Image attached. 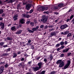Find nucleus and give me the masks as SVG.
I'll return each mask as SVG.
<instances>
[{"instance_id": "nucleus-64", "label": "nucleus", "mask_w": 74, "mask_h": 74, "mask_svg": "<svg viewBox=\"0 0 74 74\" xmlns=\"http://www.w3.org/2000/svg\"><path fill=\"white\" fill-rule=\"evenodd\" d=\"M72 10L71 9H70L69 11H68V12H71V11H72Z\"/></svg>"}, {"instance_id": "nucleus-25", "label": "nucleus", "mask_w": 74, "mask_h": 74, "mask_svg": "<svg viewBox=\"0 0 74 74\" xmlns=\"http://www.w3.org/2000/svg\"><path fill=\"white\" fill-rule=\"evenodd\" d=\"M69 33V31H65L64 34V35H66V34H67L68 33Z\"/></svg>"}, {"instance_id": "nucleus-60", "label": "nucleus", "mask_w": 74, "mask_h": 74, "mask_svg": "<svg viewBox=\"0 0 74 74\" xmlns=\"http://www.w3.org/2000/svg\"><path fill=\"white\" fill-rule=\"evenodd\" d=\"M5 14L4 13H3L2 15V17H4L5 16Z\"/></svg>"}, {"instance_id": "nucleus-7", "label": "nucleus", "mask_w": 74, "mask_h": 74, "mask_svg": "<svg viewBox=\"0 0 74 74\" xmlns=\"http://www.w3.org/2000/svg\"><path fill=\"white\" fill-rule=\"evenodd\" d=\"M66 5H67V4H64L63 3H61L60 4H59L58 5V7H63L66 6Z\"/></svg>"}, {"instance_id": "nucleus-49", "label": "nucleus", "mask_w": 74, "mask_h": 74, "mask_svg": "<svg viewBox=\"0 0 74 74\" xmlns=\"http://www.w3.org/2000/svg\"><path fill=\"white\" fill-rule=\"evenodd\" d=\"M33 12V9H32L30 11H29V14H32V13Z\"/></svg>"}, {"instance_id": "nucleus-39", "label": "nucleus", "mask_w": 74, "mask_h": 74, "mask_svg": "<svg viewBox=\"0 0 74 74\" xmlns=\"http://www.w3.org/2000/svg\"><path fill=\"white\" fill-rule=\"evenodd\" d=\"M28 32H30V33H34V31L30 29H28Z\"/></svg>"}, {"instance_id": "nucleus-24", "label": "nucleus", "mask_w": 74, "mask_h": 74, "mask_svg": "<svg viewBox=\"0 0 74 74\" xmlns=\"http://www.w3.org/2000/svg\"><path fill=\"white\" fill-rule=\"evenodd\" d=\"M4 10L3 9H0V14H2L4 12Z\"/></svg>"}, {"instance_id": "nucleus-16", "label": "nucleus", "mask_w": 74, "mask_h": 74, "mask_svg": "<svg viewBox=\"0 0 74 74\" xmlns=\"http://www.w3.org/2000/svg\"><path fill=\"white\" fill-rule=\"evenodd\" d=\"M22 32V30H19V31H18L17 32H16L15 34H21Z\"/></svg>"}, {"instance_id": "nucleus-34", "label": "nucleus", "mask_w": 74, "mask_h": 74, "mask_svg": "<svg viewBox=\"0 0 74 74\" xmlns=\"http://www.w3.org/2000/svg\"><path fill=\"white\" fill-rule=\"evenodd\" d=\"M56 73V71H53L50 73L51 74H54Z\"/></svg>"}, {"instance_id": "nucleus-13", "label": "nucleus", "mask_w": 74, "mask_h": 74, "mask_svg": "<svg viewBox=\"0 0 74 74\" xmlns=\"http://www.w3.org/2000/svg\"><path fill=\"white\" fill-rule=\"evenodd\" d=\"M25 20L23 18H22L20 20V22L21 24H24L25 22Z\"/></svg>"}, {"instance_id": "nucleus-12", "label": "nucleus", "mask_w": 74, "mask_h": 74, "mask_svg": "<svg viewBox=\"0 0 74 74\" xmlns=\"http://www.w3.org/2000/svg\"><path fill=\"white\" fill-rule=\"evenodd\" d=\"M43 6H41L39 7L38 10L39 11H43Z\"/></svg>"}, {"instance_id": "nucleus-29", "label": "nucleus", "mask_w": 74, "mask_h": 74, "mask_svg": "<svg viewBox=\"0 0 74 74\" xmlns=\"http://www.w3.org/2000/svg\"><path fill=\"white\" fill-rule=\"evenodd\" d=\"M7 40H9L10 41V40H12V38H10V37H8L7 38Z\"/></svg>"}, {"instance_id": "nucleus-18", "label": "nucleus", "mask_w": 74, "mask_h": 74, "mask_svg": "<svg viewBox=\"0 0 74 74\" xmlns=\"http://www.w3.org/2000/svg\"><path fill=\"white\" fill-rule=\"evenodd\" d=\"M11 30H12V31H13V30H14V31H16L17 29H16V28L15 27V26H13V27H12L11 28Z\"/></svg>"}, {"instance_id": "nucleus-51", "label": "nucleus", "mask_w": 74, "mask_h": 74, "mask_svg": "<svg viewBox=\"0 0 74 74\" xmlns=\"http://www.w3.org/2000/svg\"><path fill=\"white\" fill-rule=\"evenodd\" d=\"M44 25H42L40 26V29H42L44 27Z\"/></svg>"}, {"instance_id": "nucleus-47", "label": "nucleus", "mask_w": 74, "mask_h": 74, "mask_svg": "<svg viewBox=\"0 0 74 74\" xmlns=\"http://www.w3.org/2000/svg\"><path fill=\"white\" fill-rule=\"evenodd\" d=\"M61 49L60 48V47H59L57 49V51L58 52L59 51H60V50Z\"/></svg>"}, {"instance_id": "nucleus-33", "label": "nucleus", "mask_w": 74, "mask_h": 74, "mask_svg": "<svg viewBox=\"0 0 74 74\" xmlns=\"http://www.w3.org/2000/svg\"><path fill=\"white\" fill-rule=\"evenodd\" d=\"M34 22H31L30 23V25H31V26H32V27L34 26Z\"/></svg>"}, {"instance_id": "nucleus-48", "label": "nucleus", "mask_w": 74, "mask_h": 74, "mask_svg": "<svg viewBox=\"0 0 74 74\" xmlns=\"http://www.w3.org/2000/svg\"><path fill=\"white\" fill-rule=\"evenodd\" d=\"M18 66L19 67H22V66H23V64H22V63H20L18 65Z\"/></svg>"}, {"instance_id": "nucleus-40", "label": "nucleus", "mask_w": 74, "mask_h": 74, "mask_svg": "<svg viewBox=\"0 0 74 74\" xmlns=\"http://www.w3.org/2000/svg\"><path fill=\"white\" fill-rule=\"evenodd\" d=\"M31 63H32V61H29L27 63L28 65H29V66H31Z\"/></svg>"}, {"instance_id": "nucleus-21", "label": "nucleus", "mask_w": 74, "mask_h": 74, "mask_svg": "<svg viewBox=\"0 0 74 74\" xmlns=\"http://www.w3.org/2000/svg\"><path fill=\"white\" fill-rule=\"evenodd\" d=\"M43 10L44 11H45V10H48V7H45L44 6H43Z\"/></svg>"}, {"instance_id": "nucleus-10", "label": "nucleus", "mask_w": 74, "mask_h": 74, "mask_svg": "<svg viewBox=\"0 0 74 74\" xmlns=\"http://www.w3.org/2000/svg\"><path fill=\"white\" fill-rule=\"evenodd\" d=\"M0 26L1 27V29H4V23L2 22H1L0 23Z\"/></svg>"}, {"instance_id": "nucleus-41", "label": "nucleus", "mask_w": 74, "mask_h": 74, "mask_svg": "<svg viewBox=\"0 0 74 74\" xmlns=\"http://www.w3.org/2000/svg\"><path fill=\"white\" fill-rule=\"evenodd\" d=\"M26 17L27 18H29L30 16L27 14H26Z\"/></svg>"}, {"instance_id": "nucleus-17", "label": "nucleus", "mask_w": 74, "mask_h": 74, "mask_svg": "<svg viewBox=\"0 0 74 74\" xmlns=\"http://www.w3.org/2000/svg\"><path fill=\"white\" fill-rule=\"evenodd\" d=\"M15 0H10L7 2L8 4H9V3H12L13 2H15Z\"/></svg>"}, {"instance_id": "nucleus-63", "label": "nucleus", "mask_w": 74, "mask_h": 74, "mask_svg": "<svg viewBox=\"0 0 74 74\" xmlns=\"http://www.w3.org/2000/svg\"><path fill=\"white\" fill-rule=\"evenodd\" d=\"M18 17V16L16 15H15L14 16L13 18H17Z\"/></svg>"}, {"instance_id": "nucleus-27", "label": "nucleus", "mask_w": 74, "mask_h": 74, "mask_svg": "<svg viewBox=\"0 0 74 74\" xmlns=\"http://www.w3.org/2000/svg\"><path fill=\"white\" fill-rule=\"evenodd\" d=\"M65 47L64 45H61V46L60 47V48L61 49H63Z\"/></svg>"}, {"instance_id": "nucleus-28", "label": "nucleus", "mask_w": 74, "mask_h": 74, "mask_svg": "<svg viewBox=\"0 0 74 74\" xmlns=\"http://www.w3.org/2000/svg\"><path fill=\"white\" fill-rule=\"evenodd\" d=\"M60 44L61 45H63L64 44V42H63V41H62L60 42Z\"/></svg>"}, {"instance_id": "nucleus-26", "label": "nucleus", "mask_w": 74, "mask_h": 74, "mask_svg": "<svg viewBox=\"0 0 74 74\" xmlns=\"http://www.w3.org/2000/svg\"><path fill=\"white\" fill-rule=\"evenodd\" d=\"M70 63H71V62H70V60H68L67 63L66 64H68L69 66H70Z\"/></svg>"}, {"instance_id": "nucleus-54", "label": "nucleus", "mask_w": 74, "mask_h": 74, "mask_svg": "<svg viewBox=\"0 0 74 74\" xmlns=\"http://www.w3.org/2000/svg\"><path fill=\"white\" fill-rule=\"evenodd\" d=\"M71 54V52H69L67 53V56H69Z\"/></svg>"}, {"instance_id": "nucleus-44", "label": "nucleus", "mask_w": 74, "mask_h": 74, "mask_svg": "<svg viewBox=\"0 0 74 74\" xmlns=\"http://www.w3.org/2000/svg\"><path fill=\"white\" fill-rule=\"evenodd\" d=\"M53 30H54V28H52L51 29H49V31L50 32H52Z\"/></svg>"}, {"instance_id": "nucleus-43", "label": "nucleus", "mask_w": 74, "mask_h": 74, "mask_svg": "<svg viewBox=\"0 0 74 74\" xmlns=\"http://www.w3.org/2000/svg\"><path fill=\"white\" fill-rule=\"evenodd\" d=\"M74 17V15H72L70 17V21Z\"/></svg>"}, {"instance_id": "nucleus-2", "label": "nucleus", "mask_w": 74, "mask_h": 74, "mask_svg": "<svg viewBox=\"0 0 74 74\" xmlns=\"http://www.w3.org/2000/svg\"><path fill=\"white\" fill-rule=\"evenodd\" d=\"M43 18L41 19V21L43 22V23H45L47 22L48 20V16H45V15H43L42 16Z\"/></svg>"}, {"instance_id": "nucleus-4", "label": "nucleus", "mask_w": 74, "mask_h": 74, "mask_svg": "<svg viewBox=\"0 0 74 74\" xmlns=\"http://www.w3.org/2000/svg\"><path fill=\"white\" fill-rule=\"evenodd\" d=\"M4 70V67L3 66H1L0 67V74H2Z\"/></svg>"}, {"instance_id": "nucleus-19", "label": "nucleus", "mask_w": 74, "mask_h": 74, "mask_svg": "<svg viewBox=\"0 0 74 74\" xmlns=\"http://www.w3.org/2000/svg\"><path fill=\"white\" fill-rule=\"evenodd\" d=\"M69 48H68L67 49H64L62 51V52L63 53H64V52H68L69 51Z\"/></svg>"}, {"instance_id": "nucleus-58", "label": "nucleus", "mask_w": 74, "mask_h": 74, "mask_svg": "<svg viewBox=\"0 0 74 74\" xmlns=\"http://www.w3.org/2000/svg\"><path fill=\"white\" fill-rule=\"evenodd\" d=\"M54 8L55 9V10H58V7H55Z\"/></svg>"}, {"instance_id": "nucleus-36", "label": "nucleus", "mask_w": 74, "mask_h": 74, "mask_svg": "<svg viewBox=\"0 0 74 74\" xmlns=\"http://www.w3.org/2000/svg\"><path fill=\"white\" fill-rule=\"evenodd\" d=\"M60 43H58L56 45V47H60Z\"/></svg>"}, {"instance_id": "nucleus-9", "label": "nucleus", "mask_w": 74, "mask_h": 74, "mask_svg": "<svg viewBox=\"0 0 74 74\" xmlns=\"http://www.w3.org/2000/svg\"><path fill=\"white\" fill-rule=\"evenodd\" d=\"M57 34V33L55 32H51L50 35V37H52V36H55Z\"/></svg>"}, {"instance_id": "nucleus-31", "label": "nucleus", "mask_w": 74, "mask_h": 74, "mask_svg": "<svg viewBox=\"0 0 74 74\" xmlns=\"http://www.w3.org/2000/svg\"><path fill=\"white\" fill-rule=\"evenodd\" d=\"M4 42H0V45H1V47H2L4 45Z\"/></svg>"}, {"instance_id": "nucleus-32", "label": "nucleus", "mask_w": 74, "mask_h": 74, "mask_svg": "<svg viewBox=\"0 0 74 74\" xmlns=\"http://www.w3.org/2000/svg\"><path fill=\"white\" fill-rule=\"evenodd\" d=\"M49 59H50V61H51L52 60V58H53V57H52V56L51 55L49 57Z\"/></svg>"}, {"instance_id": "nucleus-1", "label": "nucleus", "mask_w": 74, "mask_h": 74, "mask_svg": "<svg viewBox=\"0 0 74 74\" xmlns=\"http://www.w3.org/2000/svg\"><path fill=\"white\" fill-rule=\"evenodd\" d=\"M35 4H33L32 5V4L30 3H28L26 5V9L27 10H30L31 7H33L34 8V6H35Z\"/></svg>"}, {"instance_id": "nucleus-30", "label": "nucleus", "mask_w": 74, "mask_h": 74, "mask_svg": "<svg viewBox=\"0 0 74 74\" xmlns=\"http://www.w3.org/2000/svg\"><path fill=\"white\" fill-rule=\"evenodd\" d=\"M40 27L38 26H36V28H35V31H37V29Z\"/></svg>"}, {"instance_id": "nucleus-15", "label": "nucleus", "mask_w": 74, "mask_h": 74, "mask_svg": "<svg viewBox=\"0 0 74 74\" xmlns=\"http://www.w3.org/2000/svg\"><path fill=\"white\" fill-rule=\"evenodd\" d=\"M34 71H37V70H38L40 68H39L38 67H34L33 69Z\"/></svg>"}, {"instance_id": "nucleus-6", "label": "nucleus", "mask_w": 74, "mask_h": 74, "mask_svg": "<svg viewBox=\"0 0 74 74\" xmlns=\"http://www.w3.org/2000/svg\"><path fill=\"white\" fill-rule=\"evenodd\" d=\"M4 70V67L3 66H1L0 67V74H2Z\"/></svg>"}, {"instance_id": "nucleus-42", "label": "nucleus", "mask_w": 74, "mask_h": 74, "mask_svg": "<svg viewBox=\"0 0 74 74\" xmlns=\"http://www.w3.org/2000/svg\"><path fill=\"white\" fill-rule=\"evenodd\" d=\"M8 64H6L5 65V68H8Z\"/></svg>"}, {"instance_id": "nucleus-61", "label": "nucleus", "mask_w": 74, "mask_h": 74, "mask_svg": "<svg viewBox=\"0 0 74 74\" xmlns=\"http://www.w3.org/2000/svg\"><path fill=\"white\" fill-rule=\"evenodd\" d=\"M48 26H45L44 29H47L48 28Z\"/></svg>"}, {"instance_id": "nucleus-35", "label": "nucleus", "mask_w": 74, "mask_h": 74, "mask_svg": "<svg viewBox=\"0 0 74 74\" xmlns=\"http://www.w3.org/2000/svg\"><path fill=\"white\" fill-rule=\"evenodd\" d=\"M26 14H22V18H26Z\"/></svg>"}, {"instance_id": "nucleus-50", "label": "nucleus", "mask_w": 74, "mask_h": 74, "mask_svg": "<svg viewBox=\"0 0 74 74\" xmlns=\"http://www.w3.org/2000/svg\"><path fill=\"white\" fill-rule=\"evenodd\" d=\"M44 14H49V12L45 11L43 12Z\"/></svg>"}, {"instance_id": "nucleus-20", "label": "nucleus", "mask_w": 74, "mask_h": 74, "mask_svg": "<svg viewBox=\"0 0 74 74\" xmlns=\"http://www.w3.org/2000/svg\"><path fill=\"white\" fill-rule=\"evenodd\" d=\"M62 60H58L57 61L56 64H60V63H62Z\"/></svg>"}, {"instance_id": "nucleus-23", "label": "nucleus", "mask_w": 74, "mask_h": 74, "mask_svg": "<svg viewBox=\"0 0 74 74\" xmlns=\"http://www.w3.org/2000/svg\"><path fill=\"white\" fill-rule=\"evenodd\" d=\"M17 56V54H16V53L14 52V54H13V58H16Z\"/></svg>"}, {"instance_id": "nucleus-62", "label": "nucleus", "mask_w": 74, "mask_h": 74, "mask_svg": "<svg viewBox=\"0 0 74 74\" xmlns=\"http://www.w3.org/2000/svg\"><path fill=\"white\" fill-rule=\"evenodd\" d=\"M64 43L65 44V45H66V44H67V43H68V42H67L66 41H65L64 42Z\"/></svg>"}, {"instance_id": "nucleus-57", "label": "nucleus", "mask_w": 74, "mask_h": 74, "mask_svg": "<svg viewBox=\"0 0 74 74\" xmlns=\"http://www.w3.org/2000/svg\"><path fill=\"white\" fill-rule=\"evenodd\" d=\"M4 63H5L4 62H1L0 63V64L2 65V64H4Z\"/></svg>"}, {"instance_id": "nucleus-55", "label": "nucleus", "mask_w": 74, "mask_h": 74, "mask_svg": "<svg viewBox=\"0 0 74 74\" xmlns=\"http://www.w3.org/2000/svg\"><path fill=\"white\" fill-rule=\"evenodd\" d=\"M21 52H22V51L20 50V51H19V52H17V53L18 55H19V54H20V53H21Z\"/></svg>"}, {"instance_id": "nucleus-5", "label": "nucleus", "mask_w": 74, "mask_h": 74, "mask_svg": "<svg viewBox=\"0 0 74 74\" xmlns=\"http://www.w3.org/2000/svg\"><path fill=\"white\" fill-rule=\"evenodd\" d=\"M4 70V67L3 66H1L0 67V74H2Z\"/></svg>"}, {"instance_id": "nucleus-53", "label": "nucleus", "mask_w": 74, "mask_h": 74, "mask_svg": "<svg viewBox=\"0 0 74 74\" xmlns=\"http://www.w3.org/2000/svg\"><path fill=\"white\" fill-rule=\"evenodd\" d=\"M36 74H41V72H40V71H38L37 72Z\"/></svg>"}, {"instance_id": "nucleus-8", "label": "nucleus", "mask_w": 74, "mask_h": 74, "mask_svg": "<svg viewBox=\"0 0 74 74\" xmlns=\"http://www.w3.org/2000/svg\"><path fill=\"white\" fill-rule=\"evenodd\" d=\"M64 66V62L63 61H62L61 62L60 64L59 65V67L61 68L62 67Z\"/></svg>"}, {"instance_id": "nucleus-14", "label": "nucleus", "mask_w": 74, "mask_h": 74, "mask_svg": "<svg viewBox=\"0 0 74 74\" xmlns=\"http://www.w3.org/2000/svg\"><path fill=\"white\" fill-rule=\"evenodd\" d=\"M69 66V65H68L67 64H66L64 66V68H62V69L63 70L64 69V70H65V69H67L68 67Z\"/></svg>"}, {"instance_id": "nucleus-46", "label": "nucleus", "mask_w": 74, "mask_h": 74, "mask_svg": "<svg viewBox=\"0 0 74 74\" xmlns=\"http://www.w3.org/2000/svg\"><path fill=\"white\" fill-rule=\"evenodd\" d=\"M31 49H34V46L33 45H32L31 46Z\"/></svg>"}, {"instance_id": "nucleus-59", "label": "nucleus", "mask_w": 74, "mask_h": 74, "mask_svg": "<svg viewBox=\"0 0 74 74\" xmlns=\"http://www.w3.org/2000/svg\"><path fill=\"white\" fill-rule=\"evenodd\" d=\"M30 23V21H27L26 22V23L27 24H29V23Z\"/></svg>"}, {"instance_id": "nucleus-11", "label": "nucleus", "mask_w": 74, "mask_h": 74, "mask_svg": "<svg viewBox=\"0 0 74 74\" xmlns=\"http://www.w3.org/2000/svg\"><path fill=\"white\" fill-rule=\"evenodd\" d=\"M38 65L39 66V69H41V67L42 66V62H40L38 63Z\"/></svg>"}, {"instance_id": "nucleus-56", "label": "nucleus", "mask_w": 74, "mask_h": 74, "mask_svg": "<svg viewBox=\"0 0 74 74\" xmlns=\"http://www.w3.org/2000/svg\"><path fill=\"white\" fill-rule=\"evenodd\" d=\"M64 56V54L62 53L60 55V57H61V58H62Z\"/></svg>"}, {"instance_id": "nucleus-3", "label": "nucleus", "mask_w": 74, "mask_h": 74, "mask_svg": "<svg viewBox=\"0 0 74 74\" xmlns=\"http://www.w3.org/2000/svg\"><path fill=\"white\" fill-rule=\"evenodd\" d=\"M67 27H68V25H67V24H65L61 25L60 27V29H62V30H63V29H66V28Z\"/></svg>"}, {"instance_id": "nucleus-52", "label": "nucleus", "mask_w": 74, "mask_h": 74, "mask_svg": "<svg viewBox=\"0 0 74 74\" xmlns=\"http://www.w3.org/2000/svg\"><path fill=\"white\" fill-rule=\"evenodd\" d=\"M21 61H24L25 60V58H21Z\"/></svg>"}, {"instance_id": "nucleus-38", "label": "nucleus", "mask_w": 74, "mask_h": 74, "mask_svg": "<svg viewBox=\"0 0 74 74\" xmlns=\"http://www.w3.org/2000/svg\"><path fill=\"white\" fill-rule=\"evenodd\" d=\"M5 52H8V51H10V48H9L5 50Z\"/></svg>"}, {"instance_id": "nucleus-22", "label": "nucleus", "mask_w": 74, "mask_h": 74, "mask_svg": "<svg viewBox=\"0 0 74 74\" xmlns=\"http://www.w3.org/2000/svg\"><path fill=\"white\" fill-rule=\"evenodd\" d=\"M72 34L71 33H69V34H68L67 35V37H71H71H72Z\"/></svg>"}, {"instance_id": "nucleus-45", "label": "nucleus", "mask_w": 74, "mask_h": 74, "mask_svg": "<svg viewBox=\"0 0 74 74\" xmlns=\"http://www.w3.org/2000/svg\"><path fill=\"white\" fill-rule=\"evenodd\" d=\"M44 62H45L46 63H47V58H44Z\"/></svg>"}, {"instance_id": "nucleus-37", "label": "nucleus", "mask_w": 74, "mask_h": 74, "mask_svg": "<svg viewBox=\"0 0 74 74\" xmlns=\"http://www.w3.org/2000/svg\"><path fill=\"white\" fill-rule=\"evenodd\" d=\"M46 71L45 70L42 71L41 72V74H45V73Z\"/></svg>"}]
</instances>
